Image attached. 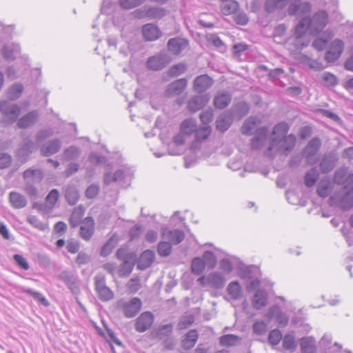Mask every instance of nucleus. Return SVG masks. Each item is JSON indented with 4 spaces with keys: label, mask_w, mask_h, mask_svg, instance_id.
<instances>
[{
    "label": "nucleus",
    "mask_w": 353,
    "mask_h": 353,
    "mask_svg": "<svg viewBox=\"0 0 353 353\" xmlns=\"http://www.w3.org/2000/svg\"><path fill=\"white\" fill-rule=\"evenodd\" d=\"M288 125L285 122L278 123L274 127L270 144L267 151V155H272L275 153H285L292 150L296 143V137L294 134H288Z\"/></svg>",
    "instance_id": "f257e3e1"
},
{
    "label": "nucleus",
    "mask_w": 353,
    "mask_h": 353,
    "mask_svg": "<svg viewBox=\"0 0 353 353\" xmlns=\"http://www.w3.org/2000/svg\"><path fill=\"white\" fill-rule=\"evenodd\" d=\"M348 189V179L346 178H320L316 192L321 198H325L331 194L336 196L341 194V198Z\"/></svg>",
    "instance_id": "f03ea898"
},
{
    "label": "nucleus",
    "mask_w": 353,
    "mask_h": 353,
    "mask_svg": "<svg viewBox=\"0 0 353 353\" xmlns=\"http://www.w3.org/2000/svg\"><path fill=\"white\" fill-rule=\"evenodd\" d=\"M0 112L5 117L3 122L6 124H11L17 121L21 113V108L17 104L7 101H1Z\"/></svg>",
    "instance_id": "7ed1b4c3"
},
{
    "label": "nucleus",
    "mask_w": 353,
    "mask_h": 353,
    "mask_svg": "<svg viewBox=\"0 0 353 353\" xmlns=\"http://www.w3.org/2000/svg\"><path fill=\"white\" fill-rule=\"evenodd\" d=\"M141 301L137 297H134L128 301L120 300L117 302V307L128 319L134 317L141 310Z\"/></svg>",
    "instance_id": "20e7f679"
},
{
    "label": "nucleus",
    "mask_w": 353,
    "mask_h": 353,
    "mask_svg": "<svg viewBox=\"0 0 353 353\" xmlns=\"http://www.w3.org/2000/svg\"><path fill=\"white\" fill-rule=\"evenodd\" d=\"M94 289L99 299L102 301H108L113 299V292L106 285V280L103 275H97L94 277Z\"/></svg>",
    "instance_id": "39448f33"
},
{
    "label": "nucleus",
    "mask_w": 353,
    "mask_h": 353,
    "mask_svg": "<svg viewBox=\"0 0 353 353\" xmlns=\"http://www.w3.org/2000/svg\"><path fill=\"white\" fill-rule=\"evenodd\" d=\"M212 132V128L210 125H202L199 128L196 126L194 131V139L190 145V149L196 152L201 148V144L208 139Z\"/></svg>",
    "instance_id": "423d86ee"
},
{
    "label": "nucleus",
    "mask_w": 353,
    "mask_h": 353,
    "mask_svg": "<svg viewBox=\"0 0 353 353\" xmlns=\"http://www.w3.org/2000/svg\"><path fill=\"white\" fill-rule=\"evenodd\" d=\"M265 317L268 321L274 320L281 327H285L289 321L288 316L282 311L278 305H273L270 307Z\"/></svg>",
    "instance_id": "0eeeda50"
},
{
    "label": "nucleus",
    "mask_w": 353,
    "mask_h": 353,
    "mask_svg": "<svg viewBox=\"0 0 353 353\" xmlns=\"http://www.w3.org/2000/svg\"><path fill=\"white\" fill-rule=\"evenodd\" d=\"M199 283L204 285H209L214 289H222L225 283V279L223 274L219 272H212L210 273L206 277L201 276L198 279Z\"/></svg>",
    "instance_id": "6e6552de"
},
{
    "label": "nucleus",
    "mask_w": 353,
    "mask_h": 353,
    "mask_svg": "<svg viewBox=\"0 0 353 353\" xmlns=\"http://www.w3.org/2000/svg\"><path fill=\"white\" fill-rule=\"evenodd\" d=\"M344 50V42L339 39L332 41L327 47L325 59L329 62H334L339 59Z\"/></svg>",
    "instance_id": "1a4fd4ad"
},
{
    "label": "nucleus",
    "mask_w": 353,
    "mask_h": 353,
    "mask_svg": "<svg viewBox=\"0 0 353 353\" xmlns=\"http://www.w3.org/2000/svg\"><path fill=\"white\" fill-rule=\"evenodd\" d=\"M59 279L64 282L74 295L80 292L78 277L68 271H63L59 274Z\"/></svg>",
    "instance_id": "9d476101"
},
{
    "label": "nucleus",
    "mask_w": 353,
    "mask_h": 353,
    "mask_svg": "<svg viewBox=\"0 0 353 353\" xmlns=\"http://www.w3.org/2000/svg\"><path fill=\"white\" fill-rule=\"evenodd\" d=\"M328 14L325 11H319L316 13L312 19H310V28L312 33L321 32L327 23Z\"/></svg>",
    "instance_id": "9b49d317"
},
{
    "label": "nucleus",
    "mask_w": 353,
    "mask_h": 353,
    "mask_svg": "<svg viewBox=\"0 0 353 353\" xmlns=\"http://www.w3.org/2000/svg\"><path fill=\"white\" fill-rule=\"evenodd\" d=\"M153 322V314L150 312H144L136 319L134 328L138 332H144L151 327Z\"/></svg>",
    "instance_id": "f8f14e48"
},
{
    "label": "nucleus",
    "mask_w": 353,
    "mask_h": 353,
    "mask_svg": "<svg viewBox=\"0 0 353 353\" xmlns=\"http://www.w3.org/2000/svg\"><path fill=\"white\" fill-rule=\"evenodd\" d=\"M276 184L278 188L295 191H302L301 178H277Z\"/></svg>",
    "instance_id": "ddd939ff"
},
{
    "label": "nucleus",
    "mask_w": 353,
    "mask_h": 353,
    "mask_svg": "<svg viewBox=\"0 0 353 353\" xmlns=\"http://www.w3.org/2000/svg\"><path fill=\"white\" fill-rule=\"evenodd\" d=\"M170 60L164 53L151 57L147 61V67L152 70H159L165 68Z\"/></svg>",
    "instance_id": "4468645a"
},
{
    "label": "nucleus",
    "mask_w": 353,
    "mask_h": 353,
    "mask_svg": "<svg viewBox=\"0 0 353 353\" xmlns=\"http://www.w3.org/2000/svg\"><path fill=\"white\" fill-rule=\"evenodd\" d=\"M321 146V141L318 138L312 139L305 147L303 154L309 163L313 164L316 161V154Z\"/></svg>",
    "instance_id": "2eb2a0df"
},
{
    "label": "nucleus",
    "mask_w": 353,
    "mask_h": 353,
    "mask_svg": "<svg viewBox=\"0 0 353 353\" xmlns=\"http://www.w3.org/2000/svg\"><path fill=\"white\" fill-rule=\"evenodd\" d=\"M268 292L263 289H257L253 296L252 304L255 310H259L268 305Z\"/></svg>",
    "instance_id": "dca6fc26"
},
{
    "label": "nucleus",
    "mask_w": 353,
    "mask_h": 353,
    "mask_svg": "<svg viewBox=\"0 0 353 353\" xmlns=\"http://www.w3.org/2000/svg\"><path fill=\"white\" fill-rule=\"evenodd\" d=\"M213 84V80L208 75L203 74L197 77L193 83V89L198 93H203Z\"/></svg>",
    "instance_id": "f3484780"
},
{
    "label": "nucleus",
    "mask_w": 353,
    "mask_h": 353,
    "mask_svg": "<svg viewBox=\"0 0 353 353\" xmlns=\"http://www.w3.org/2000/svg\"><path fill=\"white\" fill-rule=\"evenodd\" d=\"M292 0H265L264 10L268 13L283 10Z\"/></svg>",
    "instance_id": "a211bd4d"
},
{
    "label": "nucleus",
    "mask_w": 353,
    "mask_h": 353,
    "mask_svg": "<svg viewBox=\"0 0 353 353\" xmlns=\"http://www.w3.org/2000/svg\"><path fill=\"white\" fill-rule=\"evenodd\" d=\"M94 221L92 217L87 216L83 221V225L80 227L79 234L81 237L85 240H90L94 234Z\"/></svg>",
    "instance_id": "6ab92c4d"
},
{
    "label": "nucleus",
    "mask_w": 353,
    "mask_h": 353,
    "mask_svg": "<svg viewBox=\"0 0 353 353\" xmlns=\"http://www.w3.org/2000/svg\"><path fill=\"white\" fill-rule=\"evenodd\" d=\"M208 94L197 95L190 99L188 108L190 111L195 112L203 108L210 101Z\"/></svg>",
    "instance_id": "aec40b11"
},
{
    "label": "nucleus",
    "mask_w": 353,
    "mask_h": 353,
    "mask_svg": "<svg viewBox=\"0 0 353 353\" xmlns=\"http://www.w3.org/2000/svg\"><path fill=\"white\" fill-rule=\"evenodd\" d=\"M300 0H299V1ZM298 0L290 4L288 12L290 15L302 16L308 14L311 10V5L307 2L297 4Z\"/></svg>",
    "instance_id": "412c9836"
},
{
    "label": "nucleus",
    "mask_w": 353,
    "mask_h": 353,
    "mask_svg": "<svg viewBox=\"0 0 353 353\" xmlns=\"http://www.w3.org/2000/svg\"><path fill=\"white\" fill-rule=\"evenodd\" d=\"M188 84V81L185 79H179L171 83L165 90L167 96H176L179 95L185 89Z\"/></svg>",
    "instance_id": "4be33fe9"
},
{
    "label": "nucleus",
    "mask_w": 353,
    "mask_h": 353,
    "mask_svg": "<svg viewBox=\"0 0 353 353\" xmlns=\"http://www.w3.org/2000/svg\"><path fill=\"white\" fill-rule=\"evenodd\" d=\"M36 149L34 143L30 139L26 138L20 143L17 154L20 159L25 160Z\"/></svg>",
    "instance_id": "5701e85b"
},
{
    "label": "nucleus",
    "mask_w": 353,
    "mask_h": 353,
    "mask_svg": "<svg viewBox=\"0 0 353 353\" xmlns=\"http://www.w3.org/2000/svg\"><path fill=\"white\" fill-rule=\"evenodd\" d=\"M348 179V190L340 199V206L343 210H348L353 207V178H346Z\"/></svg>",
    "instance_id": "b1692460"
},
{
    "label": "nucleus",
    "mask_w": 353,
    "mask_h": 353,
    "mask_svg": "<svg viewBox=\"0 0 353 353\" xmlns=\"http://www.w3.org/2000/svg\"><path fill=\"white\" fill-rule=\"evenodd\" d=\"M163 236L164 239L169 241L171 244L179 245L185 239L184 232L179 229L174 230H165L163 232Z\"/></svg>",
    "instance_id": "393cba45"
},
{
    "label": "nucleus",
    "mask_w": 353,
    "mask_h": 353,
    "mask_svg": "<svg viewBox=\"0 0 353 353\" xmlns=\"http://www.w3.org/2000/svg\"><path fill=\"white\" fill-rule=\"evenodd\" d=\"M188 41L181 38H172L168 42V48L173 54H179L188 46Z\"/></svg>",
    "instance_id": "a878e982"
},
{
    "label": "nucleus",
    "mask_w": 353,
    "mask_h": 353,
    "mask_svg": "<svg viewBox=\"0 0 353 353\" xmlns=\"http://www.w3.org/2000/svg\"><path fill=\"white\" fill-rule=\"evenodd\" d=\"M39 118L37 111L33 110L21 117L17 121V126L19 128L26 129L33 125Z\"/></svg>",
    "instance_id": "bb28decb"
},
{
    "label": "nucleus",
    "mask_w": 353,
    "mask_h": 353,
    "mask_svg": "<svg viewBox=\"0 0 353 353\" xmlns=\"http://www.w3.org/2000/svg\"><path fill=\"white\" fill-rule=\"evenodd\" d=\"M155 255L153 251L146 250L140 255L138 262L137 268L141 270H144L149 268L153 263Z\"/></svg>",
    "instance_id": "cd10ccee"
},
{
    "label": "nucleus",
    "mask_w": 353,
    "mask_h": 353,
    "mask_svg": "<svg viewBox=\"0 0 353 353\" xmlns=\"http://www.w3.org/2000/svg\"><path fill=\"white\" fill-rule=\"evenodd\" d=\"M20 52V46L17 43L5 44L1 50L3 58L8 61H13Z\"/></svg>",
    "instance_id": "c85d7f7f"
},
{
    "label": "nucleus",
    "mask_w": 353,
    "mask_h": 353,
    "mask_svg": "<svg viewBox=\"0 0 353 353\" xmlns=\"http://www.w3.org/2000/svg\"><path fill=\"white\" fill-rule=\"evenodd\" d=\"M239 275L241 279L249 280L259 276L260 275V270L256 265H244L239 268Z\"/></svg>",
    "instance_id": "c756f323"
},
{
    "label": "nucleus",
    "mask_w": 353,
    "mask_h": 353,
    "mask_svg": "<svg viewBox=\"0 0 353 353\" xmlns=\"http://www.w3.org/2000/svg\"><path fill=\"white\" fill-rule=\"evenodd\" d=\"M142 33L144 38L148 41H154L161 35L159 28L152 23H148L143 26Z\"/></svg>",
    "instance_id": "7c9ffc66"
},
{
    "label": "nucleus",
    "mask_w": 353,
    "mask_h": 353,
    "mask_svg": "<svg viewBox=\"0 0 353 353\" xmlns=\"http://www.w3.org/2000/svg\"><path fill=\"white\" fill-rule=\"evenodd\" d=\"M64 196L70 205H74L79 199V192L75 185H68L64 189Z\"/></svg>",
    "instance_id": "2f4dec72"
},
{
    "label": "nucleus",
    "mask_w": 353,
    "mask_h": 353,
    "mask_svg": "<svg viewBox=\"0 0 353 353\" xmlns=\"http://www.w3.org/2000/svg\"><path fill=\"white\" fill-rule=\"evenodd\" d=\"M61 146V141L59 139H54L43 145L40 151L43 155L48 157L57 153Z\"/></svg>",
    "instance_id": "473e14b6"
},
{
    "label": "nucleus",
    "mask_w": 353,
    "mask_h": 353,
    "mask_svg": "<svg viewBox=\"0 0 353 353\" xmlns=\"http://www.w3.org/2000/svg\"><path fill=\"white\" fill-rule=\"evenodd\" d=\"M268 131L266 128H261L256 132V136L252 140V148L253 149L261 148L267 140Z\"/></svg>",
    "instance_id": "72a5a7b5"
},
{
    "label": "nucleus",
    "mask_w": 353,
    "mask_h": 353,
    "mask_svg": "<svg viewBox=\"0 0 353 353\" xmlns=\"http://www.w3.org/2000/svg\"><path fill=\"white\" fill-rule=\"evenodd\" d=\"M234 117L230 112L221 114L216 121V128L219 131L225 132L230 126Z\"/></svg>",
    "instance_id": "f704fd0d"
},
{
    "label": "nucleus",
    "mask_w": 353,
    "mask_h": 353,
    "mask_svg": "<svg viewBox=\"0 0 353 353\" xmlns=\"http://www.w3.org/2000/svg\"><path fill=\"white\" fill-rule=\"evenodd\" d=\"M197 123L194 119L189 118L186 119L181 122L180 124L179 130L181 133L185 134L188 137H190L194 131L196 130Z\"/></svg>",
    "instance_id": "c9c22d12"
},
{
    "label": "nucleus",
    "mask_w": 353,
    "mask_h": 353,
    "mask_svg": "<svg viewBox=\"0 0 353 353\" xmlns=\"http://www.w3.org/2000/svg\"><path fill=\"white\" fill-rule=\"evenodd\" d=\"M260 119L257 117H250L245 121L242 127L241 132L245 135H250L260 124Z\"/></svg>",
    "instance_id": "e433bc0d"
},
{
    "label": "nucleus",
    "mask_w": 353,
    "mask_h": 353,
    "mask_svg": "<svg viewBox=\"0 0 353 353\" xmlns=\"http://www.w3.org/2000/svg\"><path fill=\"white\" fill-rule=\"evenodd\" d=\"M9 200L11 205L15 209H21L27 205L26 197L16 192H11L9 194Z\"/></svg>",
    "instance_id": "4c0bfd02"
},
{
    "label": "nucleus",
    "mask_w": 353,
    "mask_h": 353,
    "mask_svg": "<svg viewBox=\"0 0 353 353\" xmlns=\"http://www.w3.org/2000/svg\"><path fill=\"white\" fill-rule=\"evenodd\" d=\"M227 292L230 299L234 301L241 299L243 296L241 287L237 281L229 283L227 287Z\"/></svg>",
    "instance_id": "58836bf2"
},
{
    "label": "nucleus",
    "mask_w": 353,
    "mask_h": 353,
    "mask_svg": "<svg viewBox=\"0 0 353 353\" xmlns=\"http://www.w3.org/2000/svg\"><path fill=\"white\" fill-rule=\"evenodd\" d=\"M301 191L286 190L285 197L289 203L292 205H305V201L302 199Z\"/></svg>",
    "instance_id": "ea45409f"
},
{
    "label": "nucleus",
    "mask_w": 353,
    "mask_h": 353,
    "mask_svg": "<svg viewBox=\"0 0 353 353\" xmlns=\"http://www.w3.org/2000/svg\"><path fill=\"white\" fill-rule=\"evenodd\" d=\"M231 99L229 93L219 92L214 99V104L217 108L223 109L230 103Z\"/></svg>",
    "instance_id": "a19ab883"
},
{
    "label": "nucleus",
    "mask_w": 353,
    "mask_h": 353,
    "mask_svg": "<svg viewBox=\"0 0 353 353\" xmlns=\"http://www.w3.org/2000/svg\"><path fill=\"white\" fill-rule=\"evenodd\" d=\"M314 343L312 337H303L300 341L301 353H316Z\"/></svg>",
    "instance_id": "79ce46f5"
},
{
    "label": "nucleus",
    "mask_w": 353,
    "mask_h": 353,
    "mask_svg": "<svg viewBox=\"0 0 353 353\" xmlns=\"http://www.w3.org/2000/svg\"><path fill=\"white\" fill-rule=\"evenodd\" d=\"M198 339V334L196 330H191L185 336L182 340V345L184 349H191L196 343Z\"/></svg>",
    "instance_id": "37998d69"
},
{
    "label": "nucleus",
    "mask_w": 353,
    "mask_h": 353,
    "mask_svg": "<svg viewBox=\"0 0 353 353\" xmlns=\"http://www.w3.org/2000/svg\"><path fill=\"white\" fill-rule=\"evenodd\" d=\"M309 22H310V19L309 18H303L299 22V23L296 26V30H295V34L297 36L296 42L298 43H301V37L307 31H309L310 33H312L310 32Z\"/></svg>",
    "instance_id": "c03bdc74"
},
{
    "label": "nucleus",
    "mask_w": 353,
    "mask_h": 353,
    "mask_svg": "<svg viewBox=\"0 0 353 353\" xmlns=\"http://www.w3.org/2000/svg\"><path fill=\"white\" fill-rule=\"evenodd\" d=\"M249 111V106L245 102H239L234 105L232 108V116L237 119H241L248 114Z\"/></svg>",
    "instance_id": "a18cd8bd"
},
{
    "label": "nucleus",
    "mask_w": 353,
    "mask_h": 353,
    "mask_svg": "<svg viewBox=\"0 0 353 353\" xmlns=\"http://www.w3.org/2000/svg\"><path fill=\"white\" fill-rule=\"evenodd\" d=\"M21 292H23L24 294H27L32 296L34 300L37 301L39 303H40L43 305H44V306L49 305L48 301L39 292L34 291L33 290H32L30 288H21Z\"/></svg>",
    "instance_id": "49530a36"
},
{
    "label": "nucleus",
    "mask_w": 353,
    "mask_h": 353,
    "mask_svg": "<svg viewBox=\"0 0 353 353\" xmlns=\"http://www.w3.org/2000/svg\"><path fill=\"white\" fill-rule=\"evenodd\" d=\"M187 138H188V137L185 134L181 133V131L179 130V133L174 137L172 143L169 145L168 150H169L170 154H172V155L179 154L180 152L178 150L177 151H172L171 147L172 145H175L176 146H180V145H184L186 141Z\"/></svg>",
    "instance_id": "de8ad7c7"
},
{
    "label": "nucleus",
    "mask_w": 353,
    "mask_h": 353,
    "mask_svg": "<svg viewBox=\"0 0 353 353\" xmlns=\"http://www.w3.org/2000/svg\"><path fill=\"white\" fill-rule=\"evenodd\" d=\"M205 264L201 257H195L192 259L191 263V271L195 275L201 274L205 270Z\"/></svg>",
    "instance_id": "09e8293b"
},
{
    "label": "nucleus",
    "mask_w": 353,
    "mask_h": 353,
    "mask_svg": "<svg viewBox=\"0 0 353 353\" xmlns=\"http://www.w3.org/2000/svg\"><path fill=\"white\" fill-rule=\"evenodd\" d=\"M135 262V257L125 260L123 261V263L121 265L119 272V274L121 276H128L132 272Z\"/></svg>",
    "instance_id": "8fccbe9b"
},
{
    "label": "nucleus",
    "mask_w": 353,
    "mask_h": 353,
    "mask_svg": "<svg viewBox=\"0 0 353 353\" xmlns=\"http://www.w3.org/2000/svg\"><path fill=\"white\" fill-rule=\"evenodd\" d=\"M240 338L234 334H224L219 338V343L221 346L230 347L236 345Z\"/></svg>",
    "instance_id": "3c124183"
},
{
    "label": "nucleus",
    "mask_w": 353,
    "mask_h": 353,
    "mask_svg": "<svg viewBox=\"0 0 353 353\" xmlns=\"http://www.w3.org/2000/svg\"><path fill=\"white\" fill-rule=\"evenodd\" d=\"M148 12L151 19H160L168 14V11L161 7H150Z\"/></svg>",
    "instance_id": "603ef678"
},
{
    "label": "nucleus",
    "mask_w": 353,
    "mask_h": 353,
    "mask_svg": "<svg viewBox=\"0 0 353 353\" xmlns=\"http://www.w3.org/2000/svg\"><path fill=\"white\" fill-rule=\"evenodd\" d=\"M59 198V192L57 189H52L46 198V203L50 210L53 209Z\"/></svg>",
    "instance_id": "864d4df0"
},
{
    "label": "nucleus",
    "mask_w": 353,
    "mask_h": 353,
    "mask_svg": "<svg viewBox=\"0 0 353 353\" xmlns=\"http://www.w3.org/2000/svg\"><path fill=\"white\" fill-rule=\"evenodd\" d=\"M294 336L291 334H286L283 338V347L286 350L294 351L296 348Z\"/></svg>",
    "instance_id": "5fc2aeb1"
},
{
    "label": "nucleus",
    "mask_w": 353,
    "mask_h": 353,
    "mask_svg": "<svg viewBox=\"0 0 353 353\" xmlns=\"http://www.w3.org/2000/svg\"><path fill=\"white\" fill-rule=\"evenodd\" d=\"M172 250V244L168 241H161L157 246V252L161 256H169Z\"/></svg>",
    "instance_id": "6e6d98bb"
},
{
    "label": "nucleus",
    "mask_w": 353,
    "mask_h": 353,
    "mask_svg": "<svg viewBox=\"0 0 353 353\" xmlns=\"http://www.w3.org/2000/svg\"><path fill=\"white\" fill-rule=\"evenodd\" d=\"M207 266L210 269H212L216 264V257L215 254L211 251H205L201 258Z\"/></svg>",
    "instance_id": "4d7b16f0"
},
{
    "label": "nucleus",
    "mask_w": 353,
    "mask_h": 353,
    "mask_svg": "<svg viewBox=\"0 0 353 353\" xmlns=\"http://www.w3.org/2000/svg\"><path fill=\"white\" fill-rule=\"evenodd\" d=\"M83 215V212L81 208H75L72 212L70 218V223L72 228L77 227L81 222V219Z\"/></svg>",
    "instance_id": "13d9d810"
},
{
    "label": "nucleus",
    "mask_w": 353,
    "mask_h": 353,
    "mask_svg": "<svg viewBox=\"0 0 353 353\" xmlns=\"http://www.w3.org/2000/svg\"><path fill=\"white\" fill-rule=\"evenodd\" d=\"M173 327L171 323L163 325L159 327L155 332V335L160 339L165 336H169L172 333Z\"/></svg>",
    "instance_id": "bf43d9fd"
},
{
    "label": "nucleus",
    "mask_w": 353,
    "mask_h": 353,
    "mask_svg": "<svg viewBox=\"0 0 353 353\" xmlns=\"http://www.w3.org/2000/svg\"><path fill=\"white\" fill-rule=\"evenodd\" d=\"M28 222L34 228L44 231L48 228V225L46 223H43L40 219L34 215H30L27 218Z\"/></svg>",
    "instance_id": "052dcab7"
},
{
    "label": "nucleus",
    "mask_w": 353,
    "mask_h": 353,
    "mask_svg": "<svg viewBox=\"0 0 353 353\" xmlns=\"http://www.w3.org/2000/svg\"><path fill=\"white\" fill-rule=\"evenodd\" d=\"M239 4L234 1H228L223 3L221 7V12L225 15H228L234 13L237 10Z\"/></svg>",
    "instance_id": "680f3d73"
},
{
    "label": "nucleus",
    "mask_w": 353,
    "mask_h": 353,
    "mask_svg": "<svg viewBox=\"0 0 353 353\" xmlns=\"http://www.w3.org/2000/svg\"><path fill=\"white\" fill-rule=\"evenodd\" d=\"M23 85L20 83L13 85L8 91L7 97L11 100L18 99L23 92Z\"/></svg>",
    "instance_id": "e2e57ef3"
},
{
    "label": "nucleus",
    "mask_w": 353,
    "mask_h": 353,
    "mask_svg": "<svg viewBox=\"0 0 353 353\" xmlns=\"http://www.w3.org/2000/svg\"><path fill=\"white\" fill-rule=\"evenodd\" d=\"M187 69L184 63H179L172 66L168 71V74L170 77H178L183 74Z\"/></svg>",
    "instance_id": "0e129e2a"
},
{
    "label": "nucleus",
    "mask_w": 353,
    "mask_h": 353,
    "mask_svg": "<svg viewBox=\"0 0 353 353\" xmlns=\"http://www.w3.org/2000/svg\"><path fill=\"white\" fill-rule=\"evenodd\" d=\"M282 339V333L278 329L271 330L268 335V342L272 345H278Z\"/></svg>",
    "instance_id": "69168bd1"
},
{
    "label": "nucleus",
    "mask_w": 353,
    "mask_h": 353,
    "mask_svg": "<svg viewBox=\"0 0 353 353\" xmlns=\"http://www.w3.org/2000/svg\"><path fill=\"white\" fill-rule=\"evenodd\" d=\"M80 154V150L78 148L74 146H70L65 151L63 154V157L65 160H70L77 158Z\"/></svg>",
    "instance_id": "338daca9"
},
{
    "label": "nucleus",
    "mask_w": 353,
    "mask_h": 353,
    "mask_svg": "<svg viewBox=\"0 0 353 353\" xmlns=\"http://www.w3.org/2000/svg\"><path fill=\"white\" fill-rule=\"evenodd\" d=\"M252 330L255 334L262 336L267 332V324L263 321H256L252 325Z\"/></svg>",
    "instance_id": "774afa93"
}]
</instances>
